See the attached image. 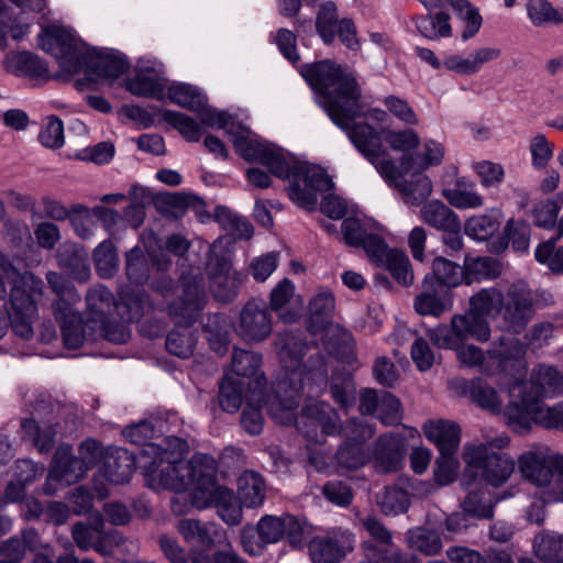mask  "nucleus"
<instances>
[{"instance_id": "nucleus-31", "label": "nucleus", "mask_w": 563, "mask_h": 563, "mask_svg": "<svg viewBox=\"0 0 563 563\" xmlns=\"http://www.w3.org/2000/svg\"><path fill=\"white\" fill-rule=\"evenodd\" d=\"M178 532L188 543L211 550L224 539V531L213 522L197 519H183L177 526Z\"/></svg>"}, {"instance_id": "nucleus-52", "label": "nucleus", "mask_w": 563, "mask_h": 563, "mask_svg": "<svg viewBox=\"0 0 563 563\" xmlns=\"http://www.w3.org/2000/svg\"><path fill=\"white\" fill-rule=\"evenodd\" d=\"M97 274L101 278H111L119 269L117 247L111 239H106L95 249L92 254Z\"/></svg>"}, {"instance_id": "nucleus-40", "label": "nucleus", "mask_w": 563, "mask_h": 563, "mask_svg": "<svg viewBox=\"0 0 563 563\" xmlns=\"http://www.w3.org/2000/svg\"><path fill=\"white\" fill-rule=\"evenodd\" d=\"M58 265L79 280L87 282L90 277L88 254L78 244H64L57 253Z\"/></svg>"}, {"instance_id": "nucleus-29", "label": "nucleus", "mask_w": 563, "mask_h": 563, "mask_svg": "<svg viewBox=\"0 0 563 563\" xmlns=\"http://www.w3.org/2000/svg\"><path fill=\"white\" fill-rule=\"evenodd\" d=\"M135 468V456L123 448H109L102 464V475L111 484L128 483Z\"/></svg>"}, {"instance_id": "nucleus-18", "label": "nucleus", "mask_w": 563, "mask_h": 563, "mask_svg": "<svg viewBox=\"0 0 563 563\" xmlns=\"http://www.w3.org/2000/svg\"><path fill=\"white\" fill-rule=\"evenodd\" d=\"M451 334L448 330L437 334L435 343L441 347H453L467 339L486 342L490 338V327L487 319L475 314L468 309L465 314L454 316L451 321Z\"/></svg>"}, {"instance_id": "nucleus-2", "label": "nucleus", "mask_w": 563, "mask_h": 563, "mask_svg": "<svg viewBox=\"0 0 563 563\" xmlns=\"http://www.w3.org/2000/svg\"><path fill=\"white\" fill-rule=\"evenodd\" d=\"M276 347L286 379L278 382L276 393L286 396L287 407L296 408L300 394L309 386V394L322 390L328 383V366L320 353L310 355L307 364L303 357L309 343L302 330H285L277 335Z\"/></svg>"}, {"instance_id": "nucleus-58", "label": "nucleus", "mask_w": 563, "mask_h": 563, "mask_svg": "<svg viewBox=\"0 0 563 563\" xmlns=\"http://www.w3.org/2000/svg\"><path fill=\"white\" fill-rule=\"evenodd\" d=\"M455 12L465 23L464 30L461 33V40L467 42L479 32L483 25V18L479 10L468 0H456Z\"/></svg>"}, {"instance_id": "nucleus-45", "label": "nucleus", "mask_w": 563, "mask_h": 563, "mask_svg": "<svg viewBox=\"0 0 563 563\" xmlns=\"http://www.w3.org/2000/svg\"><path fill=\"white\" fill-rule=\"evenodd\" d=\"M262 366V354L242 350L234 349L232 353V371L233 373L240 377V379H247V390L250 391L255 388V384H253V379L257 376H264V373L260 372Z\"/></svg>"}, {"instance_id": "nucleus-19", "label": "nucleus", "mask_w": 563, "mask_h": 563, "mask_svg": "<svg viewBox=\"0 0 563 563\" xmlns=\"http://www.w3.org/2000/svg\"><path fill=\"white\" fill-rule=\"evenodd\" d=\"M272 317L263 301L249 300L240 312V319L235 329L239 336L250 343H258L266 340L272 333Z\"/></svg>"}, {"instance_id": "nucleus-46", "label": "nucleus", "mask_w": 563, "mask_h": 563, "mask_svg": "<svg viewBox=\"0 0 563 563\" xmlns=\"http://www.w3.org/2000/svg\"><path fill=\"white\" fill-rule=\"evenodd\" d=\"M474 187L472 181L462 177L454 188L443 189L442 195L456 209H477L484 205V199Z\"/></svg>"}, {"instance_id": "nucleus-21", "label": "nucleus", "mask_w": 563, "mask_h": 563, "mask_svg": "<svg viewBox=\"0 0 563 563\" xmlns=\"http://www.w3.org/2000/svg\"><path fill=\"white\" fill-rule=\"evenodd\" d=\"M89 470L90 467L87 466L78 455L73 454L71 445L62 444L57 448L54 454V465L47 479L56 476L58 479L65 481L67 484H75L81 479ZM47 486L48 481H46L43 488L44 493L46 495H52L54 492Z\"/></svg>"}, {"instance_id": "nucleus-30", "label": "nucleus", "mask_w": 563, "mask_h": 563, "mask_svg": "<svg viewBox=\"0 0 563 563\" xmlns=\"http://www.w3.org/2000/svg\"><path fill=\"white\" fill-rule=\"evenodd\" d=\"M142 453L152 457V461L144 465V468L147 475H153L165 462L186 460L185 455L188 453V443L178 437H166L164 445L150 443L143 449Z\"/></svg>"}, {"instance_id": "nucleus-14", "label": "nucleus", "mask_w": 563, "mask_h": 563, "mask_svg": "<svg viewBox=\"0 0 563 563\" xmlns=\"http://www.w3.org/2000/svg\"><path fill=\"white\" fill-rule=\"evenodd\" d=\"M404 432L384 433L375 441L373 462L379 473H395L402 467L407 454V441L415 437L417 430L404 427Z\"/></svg>"}, {"instance_id": "nucleus-11", "label": "nucleus", "mask_w": 563, "mask_h": 563, "mask_svg": "<svg viewBox=\"0 0 563 563\" xmlns=\"http://www.w3.org/2000/svg\"><path fill=\"white\" fill-rule=\"evenodd\" d=\"M316 32L325 45L338 38L350 51H358L361 42L353 19L339 18V9L333 1H325L318 8L314 21Z\"/></svg>"}, {"instance_id": "nucleus-48", "label": "nucleus", "mask_w": 563, "mask_h": 563, "mask_svg": "<svg viewBox=\"0 0 563 563\" xmlns=\"http://www.w3.org/2000/svg\"><path fill=\"white\" fill-rule=\"evenodd\" d=\"M202 330L208 334L211 349L218 355H224L229 346L227 317L223 313H209L202 321Z\"/></svg>"}, {"instance_id": "nucleus-28", "label": "nucleus", "mask_w": 563, "mask_h": 563, "mask_svg": "<svg viewBox=\"0 0 563 563\" xmlns=\"http://www.w3.org/2000/svg\"><path fill=\"white\" fill-rule=\"evenodd\" d=\"M501 49L492 46H482L474 49L468 56L459 54L449 55L443 59V66L459 75L471 76L477 74L484 65L498 59Z\"/></svg>"}, {"instance_id": "nucleus-55", "label": "nucleus", "mask_w": 563, "mask_h": 563, "mask_svg": "<svg viewBox=\"0 0 563 563\" xmlns=\"http://www.w3.org/2000/svg\"><path fill=\"white\" fill-rule=\"evenodd\" d=\"M46 280L51 289L57 296L56 301L53 303V310L76 306L80 301V296L74 285L64 278V276L56 272H48Z\"/></svg>"}, {"instance_id": "nucleus-7", "label": "nucleus", "mask_w": 563, "mask_h": 563, "mask_svg": "<svg viewBox=\"0 0 563 563\" xmlns=\"http://www.w3.org/2000/svg\"><path fill=\"white\" fill-rule=\"evenodd\" d=\"M452 349H455L462 365L477 368L487 376L504 374L516 377L525 368L526 345L512 333L503 334L495 340L486 354L473 344H456Z\"/></svg>"}, {"instance_id": "nucleus-10", "label": "nucleus", "mask_w": 563, "mask_h": 563, "mask_svg": "<svg viewBox=\"0 0 563 563\" xmlns=\"http://www.w3.org/2000/svg\"><path fill=\"white\" fill-rule=\"evenodd\" d=\"M40 47L53 55L59 66L69 74H78L88 62L84 44L63 26H46L37 36Z\"/></svg>"}, {"instance_id": "nucleus-50", "label": "nucleus", "mask_w": 563, "mask_h": 563, "mask_svg": "<svg viewBox=\"0 0 563 563\" xmlns=\"http://www.w3.org/2000/svg\"><path fill=\"white\" fill-rule=\"evenodd\" d=\"M167 97L173 103L196 113L202 110L205 102H207V97L196 86L190 84H174L169 86Z\"/></svg>"}, {"instance_id": "nucleus-12", "label": "nucleus", "mask_w": 563, "mask_h": 563, "mask_svg": "<svg viewBox=\"0 0 563 563\" xmlns=\"http://www.w3.org/2000/svg\"><path fill=\"white\" fill-rule=\"evenodd\" d=\"M377 170L387 183L399 190L407 205L419 207L422 203L420 188L422 165L417 164L411 155L404 154L399 167L391 159H382Z\"/></svg>"}, {"instance_id": "nucleus-35", "label": "nucleus", "mask_w": 563, "mask_h": 563, "mask_svg": "<svg viewBox=\"0 0 563 563\" xmlns=\"http://www.w3.org/2000/svg\"><path fill=\"white\" fill-rule=\"evenodd\" d=\"M424 435L434 443L439 453L457 452L461 442V429L449 420H430L424 423Z\"/></svg>"}, {"instance_id": "nucleus-15", "label": "nucleus", "mask_w": 563, "mask_h": 563, "mask_svg": "<svg viewBox=\"0 0 563 563\" xmlns=\"http://www.w3.org/2000/svg\"><path fill=\"white\" fill-rule=\"evenodd\" d=\"M202 457H212L208 454H196L191 460H170L166 466L159 467V483L163 487L184 492L194 486L195 492L199 486V478L207 470L208 463Z\"/></svg>"}, {"instance_id": "nucleus-17", "label": "nucleus", "mask_w": 563, "mask_h": 563, "mask_svg": "<svg viewBox=\"0 0 563 563\" xmlns=\"http://www.w3.org/2000/svg\"><path fill=\"white\" fill-rule=\"evenodd\" d=\"M338 413L325 402H314L302 407L296 419L297 430L309 441L318 442L319 434L333 435L338 431Z\"/></svg>"}, {"instance_id": "nucleus-51", "label": "nucleus", "mask_w": 563, "mask_h": 563, "mask_svg": "<svg viewBox=\"0 0 563 563\" xmlns=\"http://www.w3.org/2000/svg\"><path fill=\"white\" fill-rule=\"evenodd\" d=\"M432 273L430 278H424V284H432L433 280L438 283V287H452L457 286L463 277L462 267L454 262L444 257H437L432 262Z\"/></svg>"}, {"instance_id": "nucleus-42", "label": "nucleus", "mask_w": 563, "mask_h": 563, "mask_svg": "<svg viewBox=\"0 0 563 563\" xmlns=\"http://www.w3.org/2000/svg\"><path fill=\"white\" fill-rule=\"evenodd\" d=\"M330 394L333 401L343 410L356 404V386L353 374L344 368H336L330 378Z\"/></svg>"}, {"instance_id": "nucleus-16", "label": "nucleus", "mask_w": 563, "mask_h": 563, "mask_svg": "<svg viewBox=\"0 0 563 563\" xmlns=\"http://www.w3.org/2000/svg\"><path fill=\"white\" fill-rule=\"evenodd\" d=\"M355 536L350 530L334 528L309 542V553L313 563H340L353 551Z\"/></svg>"}, {"instance_id": "nucleus-37", "label": "nucleus", "mask_w": 563, "mask_h": 563, "mask_svg": "<svg viewBox=\"0 0 563 563\" xmlns=\"http://www.w3.org/2000/svg\"><path fill=\"white\" fill-rule=\"evenodd\" d=\"M85 67L98 77L117 79L129 70L130 63L121 54L88 52V62Z\"/></svg>"}, {"instance_id": "nucleus-1", "label": "nucleus", "mask_w": 563, "mask_h": 563, "mask_svg": "<svg viewBox=\"0 0 563 563\" xmlns=\"http://www.w3.org/2000/svg\"><path fill=\"white\" fill-rule=\"evenodd\" d=\"M233 145L244 161L261 163L275 177L289 179L288 197L299 208L314 210L319 194L333 187L331 178L324 170L298 161L294 155L286 154L272 143L236 135L233 139Z\"/></svg>"}, {"instance_id": "nucleus-20", "label": "nucleus", "mask_w": 563, "mask_h": 563, "mask_svg": "<svg viewBox=\"0 0 563 563\" xmlns=\"http://www.w3.org/2000/svg\"><path fill=\"white\" fill-rule=\"evenodd\" d=\"M54 317L59 323L63 343L68 350L81 347L85 340L95 341V332L87 327V318L84 321L75 306L55 309Z\"/></svg>"}, {"instance_id": "nucleus-39", "label": "nucleus", "mask_w": 563, "mask_h": 563, "mask_svg": "<svg viewBox=\"0 0 563 563\" xmlns=\"http://www.w3.org/2000/svg\"><path fill=\"white\" fill-rule=\"evenodd\" d=\"M463 490L466 492V495L461 500L460 506L465 514L479 520L494 517L495 503L488 489L476 483Z\"/></svg>"}, {"instance_id": "nucleus-53", "label": "nucleus", "mask_w": 563, "mask_h": 563, "mask_svg": "<svg viewBox=\"0 0 563 563\" xmlns=\"http://www.w3.org/2000/svg\"><path fill=\"white\" fill-rule=\"evenodd\" d=\"M125 275L136 286H143L150 279L147 256L140 246H134L125 253Z\"/></svg>"}, {"instance_id": "nucleus-38", "label": "nucleus", "mask_w": 563, "mask_h": 563, "mask_svg": "<svg viewBox=\"0 0 563 563\" xmlns=\"http://www.w3.org/2000/svg\"><path fill=\"white\" fill-rule=\"evenodd\" d=\"M115 303L113 294L106 286L90 288L86 295L87 327L102 324V320L109 318Z\"/></svg>"}, {"instance_id": "nucleus-43", "label": "nucleus", "mask_w": 563, "mask_h": 563, "mask_svg": "<svg viewBox=\"0 0 563 563\" xmlns=\"http://www.w3.org/2000/svg\"><path fill=\"white\" fill-rule=\"evenodd\" d=\"M533 553L541 563H563V534L543 530L533 539Z\"/></svg>"}, {"instance_id": "nucleus-57", "label": "nucleus", "mask_w": 563, "mask_h": 563, "mask_svg": "<svg viewBox=\"0 0 563 563\" xmlns=\"http://www.w3.org/2000/svg\"><path fill=\"white\" fill-rule=\"evenodd\" d=\"M559 201V199H550L541 202L534 209L536 224L544 229H555L556 239L563 236V217L558 220V214L561 209Z\"/></svg>"}, {"instance_id": "nucleus-63", "label": "nucleus", "mask_w": 563, "mask_h": 563, "mask_svg": "<svg viewBox=\"0 0 563 563\" xmlns=\"http://www.w3.org/2000/svg\"><path fill=\"white\" fill-rule=\"evenodd\" d=\"M453 305L452 291L448 287L424 290V316L440 317L450 311Z\"/></svg>"}, {"instance_id": "nucleus-13", "label": "nucleus", "mask_w": 563, "mask_h": 563, "mask_svg": "<svg viewBox=\"0 0 563 563\" xmlns=\"http://www.w3.org/2000/svg\"><path fill=\"white\" fill-rule=\"evenodd\" d=\"M356 109L353 113L345 114L341 110L338 111V118L329 117L331 121L341 130H343L355 148L368 161L373 162L379 155L380 136L377 130L365 122H355V119L363 115L360 101H355Z\"/></svg>"}, {"instance_id": "nucleus-60", "label": "nucleus", "mask_w": 563, "mask_h": 563, "mask_svg": "<svg viewBox=\"0 0 563 563\" xmlns=\"http://www.w3.org/2000/svg\"><path fill=\"white\" fill-rule=\"evenodd\" d=\"M390 272L393 277L401 285L409 286L413 282L410 261L405 252L398 249L389 250L382 264Z\"/></svg>"}, {"instance_id": "nucleus-64", "label": "nucleus", "mask_w": 563, "mask_h": 563, "mask_svg": "<svg viewBox=\"0 0 563 563\" xmlns=\"http://www.w3.org/2000/svg\"><path fill=\"white\" fill-rule=\"evenodd\" d=\"M556 235L538 245L536 260L545 264L553 273H563V246L555 249Z\"/></svg>"}, {"instance_id": "nucleus-26", "label": "nucleus", "mask_w": 563, "mask_h": 563, "mask_svg": "<svg viewBox=\"0 0 563 563\" xmlns=\"http://www.w3.org/2000/svg\"><path fill=\"white\" fill-rule=\"evenodd\" d=\"M451 388L462 395H467L478 407L493 413L501 411L503 401L495 388L489 386L484 379L476 377L473 379L454 378L450 383Z\"/></svg>"}, {"instance_id": "nucleus-6", "label": "nucleus", "mask_w": 563, "mask_h": 563, "mask_svg": "<svg viewBox=\"0 0 563 563\" xmlns=\"http://www.w3.org/2000/svg\"><path fill=\"white\" fill-rule=\"evenodd\" d=\"M508 444L507 435L482 443H466L462 452L465 465L460 478L461 488L467 489L479 482L495 488L506 484L515 471L514 460L500 452Z\"/></svg>"}, {"instance_id": "nucleus-24", "label": "nucleus", "mask_w": 563, "mask_h": 563, "mask_svg": "<svg viewBox=\"0 0 563 563\" xmlns=\"http://www.w3.org/2000/svg\"><path fill=\"white\" fill-rule=\"evenodd\" d=\"M255 388L246 391L245 407L241 415V424L243 429L251 435H257L263 430L264 418L262 408L266 404V386L267 380L264 376H257L253 379Z\"/></svg>"}, {"instance_id": "nucleus-3", "label": "nucleus", "mask_w": 563, "mask_h": 563, "mask_svg": "<svg viewBox=\"0 0 563 563\" xmlns=\"http://www.w3.org/2000/svg\"><path fill=\"white\" fill-rule=\"evenodd\" d=\"M43 285L34 274L20 273L11 264L0 267V300L8 297L5 311L0 308V339L7 334L9 322L16 335L25 340L32 338L36 298L42 295Z\"/></svg>"}, {"instance_id": "nucleus-59", "label": "nucleus", "mask_w": 563, "mask_h": 563, "mask_svg": "<svg viewBox=\"0 0 563 563\" xmlns=\"http://www.w3.org/2000/svg\"><path fill=\"white\" fill-rule=\"evenodd\" d=\"M503 294L495 288L482 289L470 299V310L487 319L493 312L499 311L503 306Z\"/></svg>"}, {"instance_id": "nucleus-54", "label": "nucleus", "mask_w": 563, "mask_h": 563, "mask_svg": "<svg viewBox=\"0 0 563 563\" xmlns=\"http://www.w3.org/2000/svg\"><path fill=\"white\" fill-rule=\"evenodd\" d=\"M247 387V382L242 379L235 380L230 376H225L219 386V404L227 412H236L243 401V390Z\"/></svg>"}, {"instance_id": "nucleus-56", "label": "nucleus", "mask_w": 563, "mask_h": 563, "mask_svg": "<svg viewBox=\"0 0 563 563\" xmlns=\"http://www.w3.org/2000/svg\"><path fill=\"white\" fill-rule=\"evenodd\" d=\"M161 115L164 122L177 130L188 142L200 140L201 129L191 117L174 110H163Z\"/></svg>"}, {"instance_id": "nucleus-47", "label": "nucleus", "mask_w": 563, "mask_h": 563, "mask_svg": "<svg viewBox=\"0 0 563 563\" xmlns=\"http://www.w3.org/2000/svg\"><path fill=\"white\" fill-rule=\"evenodd\" d=\"M165 77L139 74L125 80V89L136 97L154 98L162 100L166 89Z\"/></svg>"}, {"instance_id": "nucleus-22", "label": "nucleus", "mask_w": 563, "mask_h": 563, "mask_svg": "<svg viewBox=\"0 0 563 563\" xmlns=\"http://www.w3.org/2000/svg\"><path fill=\"white\" fill-rule=\"evenodd\" d=\"M533 307L530 291L512 286L504 307V320L508 331L520 332L532 318Z\"/></svg>"}, {"instance_id": "nucleus-5", "label": "nucleus", "mask_w": 563, "mask_h": 563, "mask_svg": "<svg viewBox=\"0 0 563 563\" xmlns=\"http://www.w3.org/2000/svg\"><path fill=\"white\" fill-rule=\"evenodd\" d=\"M300 75L314 91L319 104L329 117L338 118V111L352 114L355 101L362 97L356 78L340 64L322 59L300 67Z\"/></svg>"}, {"instance_id": "nucleus-25", "label": "nucleus", "mask_w": 563, "mask_h": 563, "mask_svg": "<svg viewBox=\"0 0 563 563\" xmlns=\"http://www.w3.org/2000/svg\"><path fill=\"white\" fill-rule=\"evenodd\" d=\"M418 492L417 482L408 476H400L394 486H388L378 497L380 511L387 516L406 512L410 506V496Z\"/></svg>"}, {"instance_id": "nucleus-61", "label": "nucleus", "mask_w": 563, "mask_h": 563, "mask_svg": "<svg viewBox=\"0 0 563 563\" xmlns=\"http://www.w3.org/2000/svg\"><path fill=\"white\" fill-rule=\"evenodd\" d=\"M424 221L439 230H445L456 228L460 219L442 201L433 200L424 206Z\"/></svg>"}, {"instance_id": "nucleus-4", "label": "nucleus", "mask_w": 563, "mask_h": 563, "mask_svg": "<svg viewBox=\"0 0 563 563\" xmlns=\"http://www.w3.org/2000/svg\"><path fill=\"white\" fill-rule=\"evenodd\" d=\"M181 296L167 306L168 316L174 320L175 328L167 334L166 351L179 358L194 355L197 345V334L191 325L199 319L207 302L205 277L183 274L180 276Z\"/></svg>"}, {"instance_id": "nucleus-8", "label": "nucleus", "mask_w": 563, "mask_h": 563, "mask_svg": "<svg viewBox=\"0 0 563 563\" xmlns=\"http://www.w3.org/2000/svg\"><path fill=\"white\" fill-rule=\"evenodd\" d=\"M518 470L526 481L544 488L550 500H561L563 454L553 452L545 444H533L518 457Z\"/></svg>"}, {"instance_id": "nucleus-41", "label": "nucleus", "mask_w": 563, "mask_h": 563, "mask_svg": "<svg viewBox=\"0 0 563 563\" xmlns=\"http://www.w3.org/2000/svg\"><path fill=\"white\" fill-rule=\"evenodd\" d=\"M501 220L503 212L493 208L483 214L468 218L464 225V232L475 241H487L499 230Z\"/></svg>"}, {"instance_id": "nucleus-36", "label": "nucleus", "mask_w": 563, "mask_h": 563, "mask_svg": "<svg viewBox=\"0 0 563 563\" xmlns=\"http://www.w3.org/2000/svg\"><path fill=\"white\" fill-rule=\"evenodd\" d=\"M151 308L148 294L143 288L121 289L119 302L115 303L118 313L125 322H139Z\"/></svg>"}, {"instance_id": "nucleus-34", "label": "nucleus", "mask_w": 563, "mask_h": 563, "mask_svg": "<svg viewBox=\"0 0 563 563\" xmlns=\"http://www.w3.org/2000/svg\"><path fill=\"white\" fill-rule=\"evenodd\" d=\"M335 299L330 291H322L312 297L308 307L307 330L311 334H318L334 325L332 323Z\"/></svg>"}, {"instance_id": "nucleus-44", "label": "nucleus", "mask_w": 563, "mask_h": 563, "mask_svg": "<svg viewBox=\"0 0 563 563\" xmlns=\"http://www.w3.org/2000/svg\"><path fill=\"white\" fill-rule=\"evenodd\" d=\"M7 68L20 77L41 78L48 74L47 63L31 52H18L9 56Z\"/></svg>"}, {"instance_id": "nucleus-62", "label": "nucleus", "mask_w": 563, "mask_h": 563, "mask_svg": "<svg viewBox=\"0 0 563 563\" xmlns=\"http://www.w3.org/2000/svg\"><path fill=\"white\" fill-rule=\"evenodd\" d=\"M527 14L534 26L547 23L563 24V12L560 13L548 0H530Z\"/></svg>"}, {"instance_id": "nucleus-33", "label": "nucleus", "mask_w": 563, "mask_h": 563, "mask_svg": "<svg viewBox=\"0 0 563 563\" xmlns=\"http://www.w3.org/2000/svg\"><path fill=\"white\" fill-rule=\"evenodd\" d=\"M360 427L362 429L360 435L346 440L340 445L335 454L338 465L346 471L358 470L367 462L364 442L373 435L374 430L367 426Z\"/></svg>"}, {"instance_id": "nucleus-9", "label": "nucleus", "mask_w": 563, "mask_h": 563, "mask_svg": "<svg viewBox=\"0 0 563 563\" xmlns=\"http://www.w3.org/2000/svg\"><path fill=\"white\" fill-rule=\"evenodd\" d=\"M208 466L200 475L198 488L191 493V503L198 509L216 507L220 518L229 526H238L242 520L240 499L233 490L218 485L217 462L213 457H202Z\"/></svg>"}, {"instance_id": "nucleus-27", "label": "nucleus", "mask_w": 563, "mask_h": 563, "mask_svg": "<svg viewBox=\"0 0 563 563\" xmlns=\"http://www.w3.org/2000/svg\"><path fill=\"white\" fill-rule=\"evenodd\" d=\"M518 386L541 402L542 397H555L563 394V375L553 366L539 365L533 371L530 382Z\"/></svg>"}, {"instance_id": "nucleus-49", "label": "nucleus", "mask_w": 563, "mask_h": 563, "mask_svg": "<svg viewBox=\"0 0 563 563\" xmlns=\"http://www.w3.org/2000/svg\"><path fill=\"white\" fill-rule=\"evenodd\" d=\"M294 295V284L285 278L279 282L271 292V308L277 312L278 318L285 323H294L299 318L297 311L287 307Z\"/></svg>"}, {"instance_id": "nucleus-23", "label": "nucleus", "mask_w": 563, "mask_h": 563, "mask_svg": "<svg viewBox=\"0 0 563 563\" xmlns=\"http://www.w3.org/2000/svg\"><path fill=\"white\" fill-rule=\"evenodd\" d=\"M518 389L519 401H510L504 411V417L508 427L515 432L525 433L531 429L532 423H537V415L540 410V402L537 401L519 386L511 389L514 394Z\"/></svg>"}, {"instance_id": "nucleus-32", "label": "nucleus", "mask_w": 563, "mask_h": 563, "mask_svg": "<svg viewBox=\"0 0 563 563\" xmlns=\"http://www.w3.org/2000/svg\"><path fill=\"white\" fill-rule=\"evenodd\" d=\"M324 331L323 345L328 354L341 363L354 364L357 356L353 334L340 324L331 325Z\"/></svg>"}]
</instances>
